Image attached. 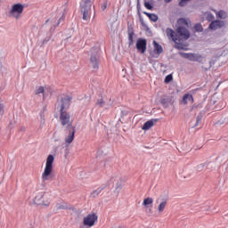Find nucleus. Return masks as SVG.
I'll return each mask as SVG.
<instances>
[{"instance_id": "nucleus-1", "label": "nucleus", "mask_w": 228, "mask_h": 228, "mask_svg": "<svg viewBox=\"0 0 228 228\" xmlns=\"http://www.w3.org/2000/svg\"><path fill=\"white\" fill-rule=\"evenodd\" d=\"M178 27L175 31L170 28L166 29V35L168 40L175 42L176 47L179 49V45L184 40L190 38V30H188V21L184 18H181L177 20Z\"/></svg>"}, {"instance_id": "nucleus-2", "label": "nucleus", "mask_w": 228, "mask_h": 228, "mask_svg": "<svg viewBox=\"0 0 228 228\" xmlns=\"http://www.w3.org/2000/svg\"><path fill=\"white\" fill-rule=\"evenodd\" d=\"M71 101H72V98H70V96H64L59 102V106L61 108L60 122H61V126H67L68 129L73 127L70 113H69L67 111L68 108H69V106H70Z\"/></svg>"}, {"instance_id": "nucleus-3", "label": "nucleus", "mask_w": 228, "mask_h": 228, "mask_svg": "<svg viewBox=\"0 0 228 228\" xmlns=\"http://www.w3.org/2000/svg\"><path fill=\"white\" fill-rule=\"evenodd\" d=\"M54 163V156L49 155L46 159L45 170L42 173L41 178L44 183L51 179V174H53V164Z\"/></svg>"}, {"instance_id": "nucleus-4", "label": "nucleus", "mask_w": 228, "mask_h": 228, "mask_svg": "<svg viewBox=\"0 0 228 228\" xmlns=\"http://www.w3.org/2000/svg\"><path fill=\"white\" fill-rule=\"evenodd\" d=\"M34 204L37 206L48 207L51 204V193L49 192H38L34 199Z\"/></svg>"}, {"instance_id": "nucleus-5", "label": "nucleus", "mask_w": 228, "mask_h": 228, "mask_svg": "<svg viewBox=\"0 0 228 228\" xmlns=\"http://www.w3.org/2000/svg\"><path fill=\"white\" fill-rule=\"evenodd\" d=\"M81 13H83V20H88L90 19V12L92 10V0H82L80 4Z\"/></svg>"}, {"instance_id": "nucleus-6", "label": "nucleus", "mask_w": 228, "mask_h": 228, "mask_svg": "<svg viewBox=\"0 0 228 228\" xmlns=\"http://www.w3.org/2000/svg\"><path fill=\"white\" fill-rule=\"evenodd\" d=\"M24 12V4L18 3L12 5L10 15H12L14 19H19Z\"/></svg>"}, {"instance_id": "nucleus-7", "label": "nucleus", "mask_w": 228, "mask_h": 228, "mask_svg": "<svg viewBox=\"0 0 228 228\" xmlns=\"http://www.w3.org/2000/svg\"><path fill=\"white\" fill-rule=\"evenodd\" d=\"M97 220H99L97 214L92 213L84 217L83 224L86 225V227H94Z\"/></svg>"}, {"instance_id": "nucleus-8", "label": "nucleus", "mask_w": 228, "mask_h": 228, "mask_svg": "<svg viewBox=\"0 0 228 228\" xmlns=\"http://www.w3.org/2000/svg\"><path fill=\"white\" fill-rule=\"evenodd\" d=\"M136 49L143 54L147 51V39L139 38L136 42Z\"/></svg>"}, {"instance_id": "nucleus-9", "label": "nucleus", "mask_w": 228, "mask_h": 228, "mask_svg": "<svg viewBox=\"0 0 228 228\" xmlns=\"http://www.w3.org/2000/svg\"><path fill=\"white\" fill-rule=\"evenodd\" d=\"M68 129H69V134L66 135L64 142L66 145H70V143L74 142V138L76 135V126H72L71 128H68Z\"/></svg>"}, {"instance_id": "nucleus-10", "label": "nucleus", "mask_w": 228, "mask_h": 228, "mask_svg": "<svg viewBox=\"0 0 228 228\" xmlns=\"http://www.w3.org/2000/svg\"><path fill=\"white\" fill-rule=\"evenodd\" d=\"M182 55L190 61H199L200 60V55L195 53H182Z\"/></svg>"}, {"instance_id": "nucleus-11", "label": "nucleus", "mask_w": 228, "mask_h": 228, "mask_svg": "<svg viewBox=\"0 0 228 228\" xmlns=\"http://www.w3.org/2000/svg\"><path fill=\"white\" fill-rule=\"evenodd\" d=\"M209 29H220V28H224V21L214 20L209 24Z\"/></svg>"}, {"instance_id": "nucleus-12", "label": "nucleus", "mask_w": 228, "mask_h": 228, "mask_svg": "<svg viewBox=\"0 0 228 228\" xmlns=\"http://www.w3.org/2000/svg\"><path fill=\"white\" fill-rule=\"evenodd\" d=\"M159 119H150L148 121H146L144 123V125L142 126V130L143 131H149V129H151V127L154 126V122H158Z\"/></svg>"}, {"instance_id": "nucleus-13", "label": "nucleus", "mask_w": 228, "mask_h": 228, "mask_svg": "<svg viewBox=\"0 0 228 228\" xmlns=\"http://www.w3.org/2000/svg\"><path fill=\"white\" fill-rule=\"evenodd\" d=\"M154 53L156 54H161L163 53V46L159 43L153 41Z\"/></svg>"}, {"instance_id": "nucleus-14", "label": "nucleus", "mask_w": 228, "mask_h": 228, "mask_svg": "<svg viewBox=\"0 0 228 228\" xmlns=\"http://www.w3.org/2000/svg\"><path fill=\"white\" fill-rule=\"evenodd\" d=\"M188 101H189V102H193V95H191L190 94H184L183 97V100H182V103L188 104Z\"/></svg>"}, {"instance_id": "nucleus-15", "label": "nucleus", "mask_w": 228, "mask_h": 228, "mask_svg": "<svg viewBox=\"0 0 228 228\" xmlns=\"http://www.w3.org/2000/svg\"><path fill=\"white\" fill-rule=\"evenodd\" d=\"M102 190H104V187H99L96 190L93 191L91 193V197H93L94 199L99 197V195H101V193L102 192Z\"/></svg>"}, {"instance_id": "nucleus-16", "label": "nucleus", "mask_w": 228, "mask_h": 228, "mask_svg": "<svg viewBox=\"0 0 228 228\" xmlns=\"http://www.w3.org/2000/svg\"><path fill=\"white\" fill-rule=\"evenodd\" d=\"M167 200H164L163 201H161L158 207V211L159 213H163L165 211V208H167Z\"/></svg>"}, {"instance_id": "nucleus-17", "label": "nucleus", "mask_w": 228, "mask_h": 228, "mask_svg": "<svg viewBox=\"0 0 228 228\" xmlns=\"http://www.w3.org/2000/svg\"><path fill=\"white\" fill-rule=\"evenodd\" d=\"M143 13H144V15L149 17L150 20H152V22H158V15H156L154 13L145 12Z\"/></svg>"}, {"instance_id": "nucleus-18", "label": "nucleus", "mask_w": 228, "mask_h": 228, "mask_svg": "<svg viewBox=\"0 0 228 228\" xmlns=\"http://www.w3.org/2000/svg\"><path fill=\"white\" fill-rule=\"evenodd\" d=\"M45 92V88L41 86L35 90V95H40V94H43V97H45V94H44Z\"/></svg>"}, {"instance_id": "nucleus-19", "label": "nucleus", "mask_w": 228, "mask_h": 228, "mask_svg": "<svg viewBox=\"0 0 228 228\" xmlns=\"http://www.w3.org/2000/svg\"><path fill=\"white\" fill-rule=\"evenodd\" d=\"M154 202V200L152 198H146L143 200L142 206L148 207L151 205Z\"/></svg>"}, {"instance_id": "nucleus-20", "label": "nucleus", "mask_w": 228, "mask_h": 228, "mask_svg": "<svg viewBox=\"0 0 228 228\" xmlns=\"http://www.w3.org/2000/svg\"><path fill=\"white\" fill-rule=\"evenodd\" d=\"M95 104H96V106H98V108H104L106 102H104V99L101 98V99L97 100Z\"/></svg>"}, {"instance_id": "nucleus-21", "label": "nucleus", "mask_w": 228, "mask_h": 228, "mask_svg": "<svg viewBox=\"0 0 228 228\" xmlns=\"http://www.w3.org/2000/svg\"><path fill=\"white\" fill-rule=\"evenodd\" d=\"M216 17H218V19H225V17H227V13H225L224 11H219L216 13Z\"/></svg>"}, {"instance_id": "nucleus-22", "label": "nucleus", "mask_w": 228, "mask_h": 228, "mask_svg": "<svg viewBox=\"0 0 228 228\" xmlns=\"http://www.w3.org/2000/svg\"><path fill=\"white\" fill-rule=\"evenodd\" d=\"M91 63H93L94 69H97V67H99L97 65V57L96 56H92L91 57Z\"/></svg>"}, {"instance_id": "nucleus-23", "label": "nucleus", "mask_w": 228, "mask_h": 228, "mask_svg": "<svg viewBox=\"0 0 228 228\" xmlns=\"http://www.w3.org/2000/svg\"><path fill=\"white\" fill-rule=\"evenodd\" d=\"M194 28H195V31H198L199 33L202 32V30L204 29V28H202V25L200 24V23L196 24L195 27H194Z\"/></svg>"}, {"instance_id": "nucleus-24", "label": "nucleus", "mask_w": 228, "mask_h": 228, "mask_svg": "<svg viewBox=\"0 0 228 228\" xmlns=\"http://www.w3.org/2000/svg\"><path fill=\"white\" fill-rule=\"evenodd\" d=\"M172 79H174V77L172 76V74H169L165 77V83L168 84L172 81Z\"/></svg>"}, {"instance_id": "nucleus-25", "label": "nucleus", "mask_w": 228, "mask_h": 228, "mask_svg": "<svg viewBox=\"0 0 228 228\" xmlns=\"http://www.w3.org/2000/svg\"><path fill=\"white\" fill-rule=\"evenodd\" d=\"M160 102L165 107L168 106V99H167V98H162Z\"/></svg>"}, {"instance_id": "nucleus-26", "label": "nucleus", "mask_w": 228, "mask_h": 228, "mask_svg": "<svg viewBox=\"0 0 228 228\" xmlns=\"http://www.w3.org/2000/svg\"><path fill=\"white\" fill-rule=\"evenodd\" d=\"M144 7L147 10H152V8H153L152 4H151V3H149V2H144Z\"/></svg>"}, {"instance_id": "nucleus-27", "label": "nucleus", "mask_w": 228, "mask_h": 228, "mask_svg": "<svg viewBox=\"0 0 228 228\" xmlns=\"http://www.w3.org/2000/svg\"><path fill=\"white\" fill-rule=\"evenodd\" d=\"M207 20L211 22V20H215V16H213V14H208L207 16Z\"/></svg>"}, {"instance_id": "nucleus-28", "label": "nucleus", "mask_w": 228, "mask_h": 228, "mask_svg": "<svg viewBox=\"0 0 228 228\" xmlns=\"http://www.w3.org/2000/svg\"><path fill=\"white\" fill-rule=\"evenodd\" d=\"M128 40L130 42V45L133 44V33L128 34Z\"/></svg>"}, {"instance_id": "nucleus-29", "label": "nucleus", "mask_w": 228, "mask_h": 228, "mask_svg": "<svg viewBox=\"0 0 228 228\" xmlns=\"http://www.w3.org/2000/svg\"><path fill=\"white\" fill-rule=\"evenodd\" d=\"M187 1H190V0H181L180 2H179V6H184L185 4H186V2Z\"/></svg>"}, {"instance_id": "nucleus-30", "label": "nucleus", "mask_w": 228, "mask_h": 228, "mask_svg": "<svg viewBox=\"0 0 228 228\" xmlns=\"http://www.w3.org/2000/svg\"><path fill=\"white\" fill-rule=\"evenodd\" d=\"M165 3H172V0H165Z\"/></svg>"}, {"instance_id": "nucleus-31", "label": "nucleus", "mask_w": 228, "mask_h": 228, "mask_svg": "<svg viewBox=\"0 0 228 228\" xmlns=\"http://www.w3.org/2000/svg\"><path fill=\"white\" fill-rule=\"evenodd\" d=\"M102 8H103V10H106V5H103Z\"/></svg>"}]
</instances>
